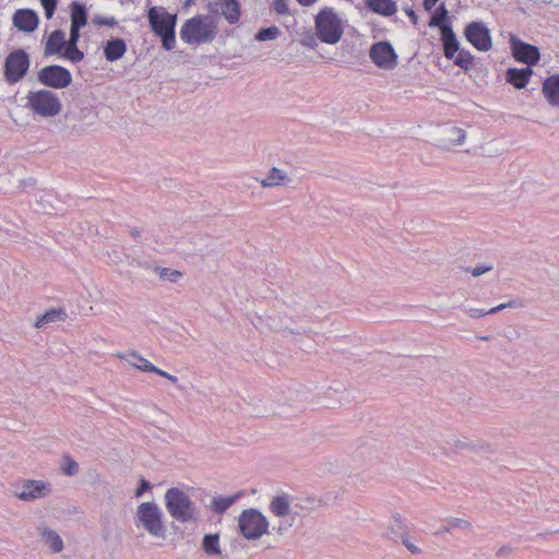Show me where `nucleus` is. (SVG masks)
<instances>
[{"mask_svg":"<svg viewBox=\"0 0 559 559\" xmlns=\"http://www.w3.org/2000/svg\"><path fill=\"white\" fill-rule=\"evenodd\" d=\"M134 522L138 527H142L151 536L156 538L166 537V526L163 521V512L153 501H146L139 504Z\"/></svg>","mask_w":559,"mask_h":559,"instance_id":"obj_6","label":"nucleus"},{"mask_svg":"<svg viewBox=\"0 0 559 559\" xmlns=\"http://www.w3.org/2000/svg\"><path fill=\"white\" fill-rule=\"evenodd\" d=\"M286 180V174L282 169L273 167L270 170L269 175L261 180V186L264 188L277 187L281 185H285Z\"/></svg>","mask_w":559,"mask_h":559,"instance_id":"obj_32","label":"nucleus"},{"mask_svg":"<svg viewBox=\"0 0 559 559\" xmlns=\"http://www.w3.org/2000/svg\"><path fill=\"white\" fill-rule=\"evenodd\" d=\"M50 492L49 485L41 480H27L24 483L22 491L16 497L23 501H29L46 497Z\"/></svg>","mask_w":559,"mask_h":559,"instance_id":"obj_17","label":"nucleus"},{"mask_svg":"<svg viewBox=\"0 0 559 559\" xmlns=\"http://www.w3.org/2000/svg\"><path fill=\"white\" fill-rule=\"evenodd\" d=\"M147 19L153 33L160 37L163 48L174 49L177 15L168 13L164 7H152L147 11Z\"/></svg>","mask_w":559,"mask_h":559,"instance_id":"obj_4","label":"nucleus"},{"mask_svg":"<svg viewBox=\"0 0 559 559\" xmlns=\"http://www.w3.org/2000/svg\"><path fill=\"white\" fill-rule=\"evenodd\" d=\"M37 530L45 545H47L52 552L59 554L63 550V540L56 531L47 526H39Z\"/></svg>","mask_w":559,"mask_h":559,"instance_id":"obj_23","label":"nucleus"},{"mask_svg":"<svg viewBox=\"0 0 559 559\" xmlns=\"http://www.w3.org/2000/svg\"><path fill=\"white\" fill-rule=\"evenodd\" d=\"M269 509L271 513L277 518L285 519L292 513L290 500L287 495L275 496Z\"/></svg>","mask_w":559,"mask_h":559,"instance_id":"obj_24","label":"nucleus"},{"mask_svg":"<svg viewBox=\"0 0 559 559\" xmlns=\"http://www.w3.org/2000/svg\"><path fill=\"white\" fill-rule=\"evenodd\" d=\"M26 108L34 117L52 118L60 114L62 105L59 97L49 90L28 92Z\"/></svg>","mask_w":559,"mask_h":559,"instance_id":"obj_7","label":"nucleus"},{"mask_svg":"<svg viewBox=\"0 0 559 559\" xmlns=\"http://www.w3.org/2000/svg\"><path fill=\"white\" fill-rule=\"evenodd\" d=\"M29 64V57L25 50L16 49L9 53L3 66V75L7 83H19L26 75Z\"/></svg>","mask_w":559,"mask_h":559,"instance_id":"obj_9","label":"nucleus"},{"mask_svg":"<svg viewBox=\"0 0 559 559\" xmlns=\"http://www.w3.org/2000/svg\"><path fill=\"white\" fill-rule=\"evenodd\" d=\"M430 27H439L440 32H442L444 26H451L449 23V12L445 8L444 3H441L436 11L433 12L430 21H429Z\"/></svg>","mask_w":559,"mask_h":559,"instance_id":"obj_31","label":"nucleus"},{"mask_svg":"<svg viewBox=\"0 0 559 559\" xmlns=\"http://www.w3.org/2000/svg\"><path fill=\"white\" fill-rule=\"evenodd\" d=\"M447 523L452 528H460V530H463V531H471L472 527H473L471 522H468L465 519H461V518H453V516L449 518L447 520Z\"/></svg>","mask_w":559,"mask_h":559,"instance_id":"obj_39","label":"nucleus"},{"mask_svg":"<svg viewBox=\"0 0 559 559\" xmlns=\"http://www.w3.org/2000/svg\"><path fill=\"white\" fill-rule=\"evenodd\" d=\"M272 8L278 15L289 14L288 0H273Z\"/></svg>","mask_w":559,"mask_h":559,"instance_id":"obj_41","label":"nucleus"},{"mask_svg":"<svg viewBox=\"0 0 559 559\" xmlns=\"http://www.w3.org/2000/svg\"><path fill=\"white\" fill-rule=\"evenodd\" d=\"M66 45H67L66 33L61 29H56L49 35V37L46 41V45L44 48V55L47 57L57 55V53L61 52V50L66 47Z\"/></svg>","mask_w":559,"mask_h":559,"instance_id":"obj_21","label":"nucleus"},{"mask_svg":"<svg viewBox=\"0 0 559 559\" xmlns=\"http://www.w3.org/2000/svg\"><path fill=\"white\" fill-rule=\"evenodd\" d=\"M522 304L520 300H516V299H513V300H510L508 302H504V304H500L499 306L497 307H493L491 309H488V310H484V309H478V308H469L466 310L467 314L471 317V318H480V317H484V316H487V314H493V313H497L506 308H518V307H521Z\"/></svg>","mask_w":559,"mask_h":559,"instance_id":"obj_29","label":"nucleus"},{"mask_svg":"<svg viewBox=\"0 0 559 559\" xmlns=\"http://www.w3.org/2000/svg\"><path fill=\"white\" fill-rule=\"evenodd\" d=\"M66 317H67V314H66V312L63 310H61V309H52V310H49V311L45 312L40 317H38L36 322H35V326L37 329H41L45 325H47L48 323L63 321L66 319Z\"/></svg>","mask_w":559,"mask_h":559,"instance_id":"obj_33","label":"nucleus"},{"mask_svg":"<svg viewBox=\"0 0 559 559\" xmlns=\"http://www.w3.org/2000/svg\"><path fill=\"white\" fill-rule=\"evenodd\" d=\"M302 45L309 48H316L317 47V38L313 34L308 33L301 40Z\"/></svg>","mask_w":559,"mask_h":559,"instance_id":"obj_47","label":"nucleus"},{"mask_svg":"<svg viewBox=\"0 0 559 559\" xmlns=\"http://www.w3.org/2000/svg\"><path fill=\"white\" fill-rule=\"evenodd\" d=\"M103 49L106 60L114 62L123 57L127 44L122 38H111L103 44Z\"/></svg>","mask_w":559,"mask_h":559,"instance_id":"obj_18","label":"nucleus"},{"mask_svg":"<svg viewBox=\"0 0 559 559\" xmlns=\"http://www.w3.org/2000/svg\"><path fill=\"white\" fill-rule=\"evenodd\" d=\"M240 497H242L241 491L229 497H214L211 501L210 508L215 514H224Z\"/></svg>","mask_w":559,"mask_h":559,"instance_id":"obj_26","label":"nucleus"},{"mask_svg":"<svg viewBox=\"0 0 559 559\" xmlns=\"http://www.w3.org/2000/svg\"><path fill=\"white\" fill-rule=\"evenodd\" d=\"M405 13L412 20L413 24L416 25L418 22V16H417L416 12L413 9L407 8V9H405Z\"/></svg>","mask_w":559,"mask_h":559,"instance_id":"obj_52","label":"nucleus"},{"mask_svg":"<svg viewBox=\"0 0 559 559\" xmlns=\"http://www.w3.org/2000/svg\"><path fill=\"white\" fill-rule=\"evenodd\" d=\"M155 272L158 273L160 280L168 281L170 283H177L183 276L182 272L169 267L156 266Z\"/></svg>","mask_w":559,"mask_h":559,"instance_id":"obj_34","label":"nucleus"},{"mask_svg":"<svg viewBox=\"0 0 559 559\" xmlns=\"http://www.w3.org/2000/svg\"><path fill=\"white\" fill-rule=\"evenodd\" d=\"M511 44L512 53L515 60L526 63L530 68L538 62L540 52L536 46L514 38L511 40Z\"/></svg>","mask_w":559,"mask_h":559,"instance_id":"obj_15","label":"nucleus"},{"mask_svg":"<svg viewBox=\"0 0 559 559\" xmlns=\"http://www.w3.org/2000/svg\"><path fill=\"white\" fill-rule=\"evenodd\" d=\"M217 16L195 15L183 23L180 38L189 45L211 43L217 35Z\"/></svg>","mask_w":559,"mask_h":559,"instance_id":"obj_1","label":"nucleus"},{"mask_svg":"<svg viewBox=\"0 0 559 559\" xmlns=\"http://www.w3.org/2000/svg\"><path fill=\"white\" fill-rule=\"evenodd\" d=\"M280 34H281V31L277 26H271V27L260 29L255 34V39L259 41L273 40V39H276Z\"/></svg>","mask_w":559,"mask_h":559,"instance_id":"obj_35","label":"nucleus"},{"mask_svg":"<svg viewBox=\"0 0 559 559\" xmlns=\"http://www.w3.org/2000/svg\"><path fill=\"white\" fill-rule=\"evenodd\" d=\"M394 521L401 526L402 525V519L401 516H394Z\"/></svg>","mask_w":559,"mask_h":559,"instance_id":"obj_57","label":"nucleus"},{"mask_svg":"<svg viewBox=\"0 0 559 559\" xmlns=\"http://www.w3.org/2000/svg\"><path fill=\"white\" fill-rule=\"evenodd\" d=\"M369 57L378 68L383 70H393L397 66V55L389 41L373 44Z\"/></svg>","mask_w":559,"mask_h":559,"instance_id":"obj_11","label":"nucleus"},{"mask_svg":"<svg viewBox=\"0 0 559 559\" xmlns=\"http://www.w3.org/2000/svg\"><path fill=\"white\" fill-rule=\"evenodd\" d=\"M192 0H187V4H189Z\"/></svg>","mask_w":559,"mask_h":559,"instance_id":"obj_59","label":"nucleus"},{"mask_svg":"<svg viewBox=\"0 0 559 559\" xmlns=\"http://www.w3.org/2000/svg\"><path fill=\"white\" fill-rule=\"evenodd\" d=\"M267 519L258 509H246L238 518L241 535L248 540H257L269 530Z\"/></svg>","mask_w":559,"mask_h":559,"instance_id":"obj_8","label":"nucleus"},{"mask_svg":"<svg viewBox=\"0 0 559 559\" xmlns=\"http://www.w3.org/2000/svg\"><path fill=\"white\" fill-rule=\"evenodd\" d=\"M40 84L56 90L68 87L72 82V75L68 69L52 64L41 68L37 74Z\"/></svg>","mask_w":559,"mask_h":559,"instance_id":"obj_10","label":"nucleus"},{"mask_svg":"<svg viewBox=\"0 0 559 559\" xmlns=\"http://www.w3.org/2000/svg\"><path fill=\"white\" fill-rule=\"evenodd\" d=\"M221 3H222V1L219 0L215 3L207 4L209 12L211 13L210 15L215 16V14L218 13V11L221 10Z\"/></svg>","mask_w":559,"mask_h":559,"instance_id":"obj_49","label":"nucleus"},{"mask_svg":"<svg viewBox=\"0 0 559 559\" xmlns=\"http://www.w3.org/2000/svg\"><path fill=\"white\" fill-rule=\"evenodd\" d=\"M542 92L551 106L559 108V74L548 76L543 82Z\"/></svg>","mask_w":559,"mask_h":559,"instance_id":"obj_20","label":"nucleus"},{"mask_svg":"<svg viewBox=\"0 0 559 559\" xmlns=\"http://www.w3.org/2000/svg\"><path fill=\"white\" fill-rule=\"evenodd\" d=\"M304 7L312 5L317 0H297Z\"/></svg>","mask_w":559,"mask_h":559,"instance_id":"obj_55","label":"nucleus"},{"mask_svg":"<svg viewBox=\"0 0 559 559\" xmlns=\"http://www.w3.org/2000/svg\"><path fill=\"white\" fill-rule=\"evenodd\" d=\"M403 544L412 554L420 552V549L416 545H414L412 542H409L407 538L403 539Z\"/></svg>","mask_w":559,"mask_h":559,"instance_id":"obj_51","label":"nucleus"},{"mask_svg":"<svg viewBox=\"0 0 559 559\" xmlns=\"http://www.w3.org/2000/svg\"><path fill=\"white\" fill-rule=\"evenodd\" d=\"M63 57L76 63L84 59V53L78 48V45H66Z\"/></svg>","mask_w":559,"mask_h":559,"instance_id":"obj_36","label":"nucleus"},{"mask_svg":"<svg viewBox=\"0 0 559 559\" xmlns=\"http://www.w3.org/2000/svg\"><path fill=\"white\" fill-rule=\"evenodd\" d=\"M513 548L511 546H501L497 551H496V556L498 558H503V557H508L511 552H512Z\"/></svg>","mask_w":559,"mask_h":559,"instance_id":"obj_48","label":"nucleus"},{"mask_svg":"<svg viewBox=\"0 0 559 559\" xmlns=\"http://www.w3.org/2000/svg\"><path fill=\"white\" fill-rule=\"evenodd\" d=\"M71 9V25L74 27L82 28L87 23V10L84 4L79 1H73L70 4Z\"/></svg>","mask_w":559,"mask_h":559,"instance_id":"obj_28","label":"nucleus"},{"mask_svg":"<svg viewBox=\"0 0 559 559\" xmlns=\"http://www.w3.org/2000/svg\"><path fill=\"white\" fill-rule=\"evenodd\" d=\"M202 549L207 556H221L219 534H205L202 539Z\"/></svg>","mask_w":559,"mask_h":559,"instance_id":"obj_30","label":"nucleus"},{"mask_svg":"<svg viewBox=\"0 0 559 559\" xmlns=\"http://www.w3.org/2000/svg\"><path fill=\"white\" fill-rule=\"evenodd\" d=\"M12 23L19 31L32 33L37 28L39 17L32 9H19L12 16Z\"/></svg>","mask_w":559,"mask_h":559,"instance_id":"obj_16","label":"nucleus"},{"mask_svg":"<svg viewBox=\"0 0 559 559\" xmlns=\"http://www.w3.org/2000/svg\"><path fill=\"white\" fill-rule=\"evenodd\" d=\"M94 23L97 25L115 26L117 25V20L114 16H97Z\"/></svg>","mask_w":559,"mask_h":559,"instance_id":"obj_44","label":"nucleus"},{"mask_svg":"<svg viewBox=\"0 0 559 559\" xmlns=\"http://www.w3.org/2000/svg\"><path fill=\"white\" fill-rule=\"evenodd\" d=\"M119 359L126 360L129 365L132 367L143 371V372H153L156 373L163 378L168 379L173 383L178 382V378L176 376H173L156 366H154L151 361H148L146 358L142 357L138 352L131 350L129 353H117L116 355Z\"/></svg>","mask_w":559,"mask_h":559,"instance_id":"obj_12","label":"nucleus"},{"mask_svg":"<svg viewBox=\"0 0 559 559\" xmlns=\"http://www.w3.org/2000/svg\"><path fill=\"white\" fill-rule=\"evenodd\" d=\"M151 487L152 486L147 480H145L144 478H141L140 486L136 488L134 496L136 498L141 497L146 490H150Z\"/></svg>","mask_w":559,"mask_h":559,"instance_id":"obj_46","label":"nucleus"},{"mask_svg":"<svg viewBox=\"0 0 559 559\" xmlns=\"http://www.w3.org/2000/svg\"><path fill=\"white\" fill-rule=\"evenodd\" d=\"M79 464L70 455L63 457L61 471L64 475L74 476L79 473Z\"/></svg>","mask_w":559,"mask_h":559,"instance_id":"obj_38","label":"nucleus"},{"mask_svg":"<svg viewBox=\"0 0 559 559\" xmlns=\"http://www.w3.org/2000/svg\"><path fill=\"white\" fill-rule=\"evenodd\" d=\"M221 13L229 24H236L240 19V4L238 0L222 1Z\"/></svg>","mask_w":559,"mask_h":559,"instance_id":"obj_27","label":"nucleus"},{"mask_svg":"<svg viewBox=\"0 0 559 559\" xmlns=\"http://www.w3.org/2000/svg\"><path fill=\"white\" fill-rule=\"evenodd\" d=\"M165 506L169 515L180 523H198L201 513L189 495L183 490L171 487L165 493Z\"/></svg>","mask_w":559,"mask_h":559,"instance_id":"obj_3","label":"nucleus"},{"mask_svg":"<svg viewBox=\"0 0 559 559\" xmlns=\"http://www.w3.org/2000/svg\"><path fill=\"white\" fill-rule=\"evenodd\" d=\"M81 28L70 26V38L67 40V45H78L80 40Z\"/></svg>","mask_w":559,"mask_h":559,"instance_id":"obj_45","label":"nucleus"},{"mask_svg":"<svg viewBox=\"0 0 559 559\" xmlns=\"http://www.w3.org/2000/svg\"><path fill=\"white\" fill-rule=\"evenodd\" d=\"M132 235L135 237V236L139 235V233L138 231H133Z\"/></svg>","mask_w":559,"mask_h":559,"instance_id":"obj_58","label":"nucleus"},{"mask_svg":"<svg viewBox=\"0 0 559 559\" xmlns=\"http://www.w3.org/2000/svg\"><path fill=\"white\" fill-rule=\"evenodd\" d=\"M438 0H423V7L426 11H431Z\"/></svg>","mask_w":559,"mask_h":559,"instance_id":"obj_53","label":"nucleus"},{"mask_svg":"<svg viewBox=\"0 0 559 559\" xmlns=\"http://www.w3.org/2000/svg\"><path fill=\"white\" fill-rule=\"evenodd\" d=\"M492 269H493L492 264H480V265H476L475 267H472V269H466V271L469 272L473 276L477 277V276H480V275L491 271Z\"/></svg>","mask_w":559,"mask_h":559,"instance_id":"obj_43","label":"nucleus"},{"mask_svg":"<svg viewBox=\"0 0 559 559\" xmlns=\"http://www.w3.org/2000/svg\"><path fill=\"white\" fill-rule=\"evenodd\" d=\"M441 40L443 44V51L447 59H453L454 55L460 50V44L452 29V26H444L441 32Z\"/></svg>","mask_w":559,"mask_h":559,"instance_id":"obj_22","label":"nucleus"},{"mask_svg":"<svg viewBox=\"0 0 559 559\" xmlns=\"http://www.w3.org/2000/svg\"><path fill=\"white\" fill-rule=\"evenodd\" d=\"M40 3L45 10L46 17L51 19L55 14L58 0H40Z\"/></svg>","mask_w":559,"mask_h":559,"instance_id":"obj_42","label":"nucleus"},{"mask_svg":"<svg viewBox=\"0 0 559 559\" xmlns=\"http://www.w3.org/2000/svg\"><path fill=\"white\" fill-rule=\"evenodd\" d=\"M473 56L467 50H459V53L454 59V63L465 70H467L473 64Z\"/></svg>","mask_w":559,"mask_h":559,"instance_id":"obj_37","label":"nucleus"},{"mask_svg":"<svg viewBox=\"0 0 559 559\" xmlns=\"http://www.w3.org/2000/svg\"><path fill=\"white\" fill-rule=\"evenodd\" d=\"M451 528H452V527H450V525L447 523V525H444V526H442V527H441L440 532H441V533H448V532H450V530H451Z\"/></svg>","mask_w":559,"mask_h":559,"instance_id":"obj_56","label":"nucleus"},{"mask_svg":"<svg viewBox=\"0 0 559 559\" xmlns=\"http://www.w3.org/2000/svg\"><path fill=\"white\" fill-rule=\"evenodd\" d=\"M366 5L372 12L382 16H391L397 11L396 3L393 0H366Z\"/></svg>","mask_w":559,"mask_h":559,"instance_id":"obj_25","label":"nucleus"},{"mask_svg":"<svg viewBox=\"0 0 559 559\" xmlns=\"http://www.w3.org/2000/svg\"><path fill=\"white\" fill-rule=\"evenodd\" d=\"M532 74L533 70L530 67L522 69L510 68L506 72V81L515 88L521 90L527 85Z\"/></svg>","mask_w":559,"mask_h":559,"instance_id":"obj_19","label":"nucleus"},{"mask_svg":"<svg viewBox=\"0 0 559 559\" xmlns=\"http://www.w3.org/2000/svg\"><path fill=\"white\" fill-rule=\"evenodd\" d=\"M466 138V131L452 124H445L438 132V143L443 150L461 145Z\"/></svg>","mask_w":559,"mask_h":559,"instance_id":"obj_14","label":"nucleus"},{"mask_svg":"<svg viewBox=\"0 0 559 559\" xmlns=\"http://www.w3.org/2000/svg\"><path fill=\"white\" fill-rule=\"evenodd\" d=\"M292 524L293 523H288L287 525H285L284 523H281L277 527V532L280 534H284L287 531V528L292 526Z\"/></svg>","mask_w":559,"mask_h":559,"instance_id":"obj_54","label":"nucleus"},{"mask_svg":"<svg viewBox=\"0 0 559 559\" xmlns=\"http://www.w3.org/2000/svg\"><path fill=\"white\" fill-rule=\"evenodd\" d=\"M466 39L479 51H488L492 46L489 29L481 22H472L465 27Z\"/></svg>","mask_w":559,"mask_h":559,"instance_id":"obj_13","label":"nucleus"},{"mask_svg":"<svg viewBox=\"0 0 559 559\" xmlns=\"http://www.w3.org/2000/svg\"><path fill=\"white\" fill-rule=\"evenodd\" d=\"M469 450L475 453H492L493 448L484 441H471Z\"/></svg>","mask_w":559,"mask_h":559,"instance_id":"obj_40","label":"nucleus"},{"mask_svg":"<svg viewBox=\"0 0 559 559\" xmlns=\"http://www.w3.org/2000/svg\"><path fill=\"white\" fill-rule=\"evenodd\" d=\"M96 112L82 100H73L69 104L63 117L58 120L59 131L70 134H83L87 128L96 121Z\"/></svg>","mask_w":559,"mask_h":559,"instance_id":"obj_2","label":"nucleus"},{"mask_svg":"<svg viewBox=\"0 0 559 559\" xmlns=\"http://www.w3.org/2000/svg\"><path fill=\"white\" fill-rule=\"evenodd\" d=\"M469 445H471V441H467V440H457L455 443H454V449L455 450H469Z\"/></svg>","mask_w":559,"mask_h":559,"instance_id":"obj_50","label":"nucleus"},{"mask_svg":"<svg viewBox=\"0 0 559 559\" xmlns=\"http://www.w3.org/2000/svg\"><path fill=\"white\" fill-rule=\"evenodd\" d=\"M314 28L317 37L329 45L337 44L344 33L342 19L331 7L319 11L314 19Z\"/></svg>","mask_w":559,"mask_h":559,"instance_id":"obj_5","label":"nucleus"}]
</instances>
